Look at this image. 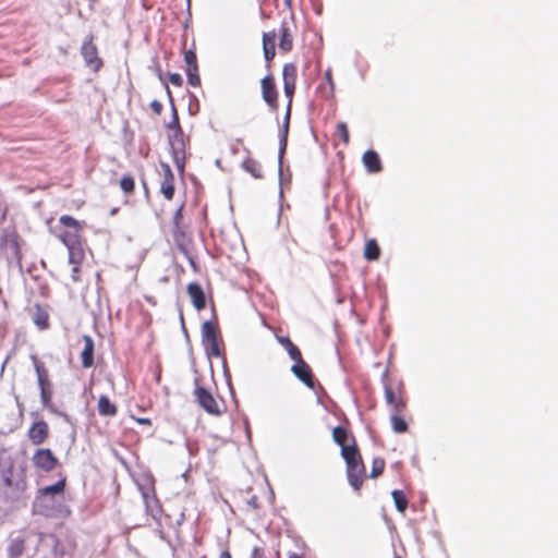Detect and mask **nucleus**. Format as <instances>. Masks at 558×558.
<instances>
[{
  "mask_svg": "<svg viewBox=\"0 0 558 558\" xmlns=\"http://www.w3.org/2000/svg\"><path fill=\"white\" fill-rule=\"evenodd\" d=\"M36 513L47 518H66L71 511L64 504V496L59 497H37L34 502Z\"/></svg>",
  "mask_w": 558,
  "mask_h": 558,
  "instance_id": "f257e3e1",
  "label": "nucleus"
},
{
  "mask_svg": "<svg viewBox=\"0 0 558 558\" xmlns=\"http://www.w3.org/2000/svg\"><path fill=\"white\" fill-rule=\"evenodd\" d=\"M93 40V35H88L84 39L81 47V54L85 61L86 66L97 72L101 68L102 61L98 57V50L97 47L94 45Z\"/></svg>",
  "mask_w": 558,
  "mask_h": 558,
  "instance_id": "f03ea898",
  "label": "nucleus"
},
{
  "mask_svg": "<svg viewBox=\"0 0 558 558\" xmlns=\"http://www.w3.org/2000/svg\"><path fill=\"white\" fill-rule=\"evenodd\" d=\"M194 396L199 407L204 409L208 414L215 416H219L221 414L218 402L208 390L201 386H196Z\"/></svg>",
  "mask_w": 558,
  "mask_h": 558,
  "instance_id": "7ed1b4c3",
  "label": "nucleus"
},
{
  "mask_svg": "<svg viewBox=\"0 0 558 558\" xmlns=\"http://www.w3.org/2000/svg\"><path fill=\"white\" fill-rule=\"evenodd\" d=\"M34 465L45 472L52 471L58 460L50 449L41 448L37 449L32 458Z\"/></svg>",
  "mask_w": 558,
  "mask_h": 558,
  "instance_id": "20e7f679",
  "label": "nucleus"
},
{
  "mask_svg": "<svg viewBox=\"0 0 558 558\" xmlns=\"http://www.w3.org/2000/svg\"><path fill=\"white\" fill-rule=\"evenodd\" d=\"M169 142L172 148L173 159L179 168H183V159L185 154V141L182 130H175L169 136Z\"/></svg>",
  "mask_w": 558,
  "mask_h": 558,
  "instance_id": "39448f33",
  "label": "nucleus"
},
{
  "mask_svg": "<svg viewBox=\"0 0 558 558\" xmlns=\"http://www.w3.org/2000/svg\"><path fill=\"white\" fill-rule=\"evenodd\" d=\"M293 361L295 363L292 365L291 372L298 379L304 383L308 388L313 389L315 384L312 369L308 364L303 360L302 355H300V359H294Z\"/></svg>",
  "mask_w": 558,
  "mask_h": 558,
  "instance_id": "423d86ee",
  "label": "nucleus"
},
{
  "mask_svg": "<svg viewBox=\"0 0 558 558\" xmlns=\"http://www.w3.org/2000/svg\"><path fill=\"white\" fill-rule=\"evenodd\" d=\"M49 435V426L45 421L35 422L28 429V439L34 445H41Z\"/></svg>",
  "mask_w": 558,
  "mask_h": 558,
  "instance_id": "0eeeda50",
  "label": "nucleus"
},
{
  "mask_svg": "<svg viewBox=\"0 0 558 558\" xmlns=\"http://www.w3.org/2000/svg\"><path fill=\"white\" fill-rule=\"evenodd\" d=\"M262 94L265 102L271 108L277 107V89L272 76L268 75L262 80Z\"/></svg>",
  "mask_w": 558,
  "mask_h": 558,
  "instance_id": "6e6552de",
  "label": "nucleus"
},
{
  "mask_svg": "<svg viewBox=\"0 0 558 558\" xmlns=\"http://www.w3.org/2000/svg\"><path fill=\"white\" fill-rule=\"evenodd\" d=\"M341 456L345 461L347 469H352V466H359L360 464H363L360 450L355 444V439H352V445L350 447H343V450H341Z\"/></svg>",
  "mask_w": 558,
  "mask_h": 558,
  "instance_id": "1a4fd4ad",
  "label": "nucleus"
},
{
  "mask_svg": "<svg viewBox=\"0 0 558 558\" xmlns=\"http://www.w3.org/2000/svg\"><path fill=\"white\" fill-rule=\"evenodd\" d=\"M163 169V180L161 182L160 191L167 199H172L174 195V177L171 168L167 163H161Z\"/></svg>",
  "mask_w": 558,
  "mask_h": 558,
  "instance_id": "9d476101",
  "label": "nucleus"
},
{
  "mask_svg": "<svg viewBox=\"0 0 558 558\" xmlns=\"http://www.w3.org/2000/svg\"><path fill=\"white\" fill-rule=\"evenodd\" d=\"M187 294L192 301L193 306L201 311L206 306V298L202 287L196 282H191L187 286Z\"/></svg>",
  "mask_w": 558,
  "mask_h": 558,
  "instance_id": "9b49d317",
  "label": "nucleus"
},
{
  "mask_svg": "<svg viewBox=\"0 0 558 558\" xmlns=\"http://www.w3.org/2000/svg\"><path fill=\"white\" fill-rule=\"evenodd\" d=\"M362 161H363L365 169L369 173H378L383 169L379 155L375 150H372V149L366 150L363 154Z\"/></svg>",
  "mask_w": 558,
  "mask_h": 558,
  "instance_id": "f8f14e48",
  "label": "nucleus"
},
{
  "mask_svg": "<svg viewBox=\"0 0 558 558\" xmlns=\"http://www.w3.org/2000/svg\"><path fill=\"white\" fill-rule=\"evenodd\" d=\"M365 474L364 463L359 466H352V469H347V476L349 484L352 486L354 490H360L363 484V477Z\"/></svg>",
  "mask_w": 558,
  "mask_h": 558,
  "instance_id": "ddd939ff",
  "label": "nucleus"
},
{
  "mask_svg": "<svg viewBox=\"0 0 558 558\" xmlns=\"http://www.w3.org/2000/svg\"><path fill=\"white\" fill-rule=\"evenodd\" d=\"M84 340V349L81 353L82 365L85 368L92 367L94 365V341L92 337L85 335L83 337Z\"/></svg>",
  "mask_w": 558,
  "mask_h": 558,
  "instance_id": "4468645a",
  "label": "nucleus"
},
{
  "mask_svg": "<svg viewBox=\"0 0 558 558\" xmlns=\"http://www.w3.org/2000/svg\"><path fill=\"white\" fill-rule=\"evenodd\" d=\"M37 375L38 387H50L49 373L44 363L39 362L35 355L31 356Z\"/></svg>",
  "mask_w": 558,
  "mask_h": 558,
  "instance_id": "2eb2a0df",
  "label": "nucleus"
},
{
  "mask_svg": "<svg viewBox=\"0 0 558 558\" xmlns=\"http://www.w3.org/2000/svg\"><path fill=\"white\" fill-rule=\"evenodd\" d=\"M332 439L341 447V450H343V447H350L352 445L354 437L350 435L344 427L337 426L332 429Z\"/></svg>",
  "mask_w": 558,
  "mask_h": 558,
  "instance_id": "dca6fc26",
  "label": "nucleus"
},
{
  "mask_svg": "<svg viewBox=\"0 0 558 558\" xmlns=\"http://www.w3.org/2000/svg\"><path fill=\"white\" fill-rule=\"evenodd\" d=\"M64 487H65V480L64 478L59 480L53 485L46 486V487L41 488L38 497L51 498V497L63 496Z\"/></svg>",
  "mask_w": 558,
  "mask_h": 558,
  "instance_id": "f3484780",
  "label": "nucleus"
},
{
  "mask_svg": "<svg viewBox=\"0 0 558 558\" xmlns=\"http://www.w3.org/2000/svg\"><path fill=\"white\" fill-rule=\"evenodd\" d=\"M275 39L276 33H265L263 36L264 57L270 61L275 57Z\"/></svg>",
  "mask_w": 558,
  "mask_h": 558,
  "instance_id": "a211bd4d",
  "label": "nucleus"
},
{
  "mask_svg": "<svg viewBox=\"0 0 558 558\" xmlns=\"http://www.w3.org/2000/svg\"><path fill=\"white\" fill-rule=\"evenodd\" d=\"M25 549V541L24 538L17 536L12 537L9 542L7 551L10 558H17L20 557Z\"/></svg>",
  "mask_w": 558,
  "mask_h": 558,
  "instance_id": "6ab92c4d",
  "label": "nucleus"
},
{
  "mask_svg": "<svg viewBox=\"0 0 558 558\" xmlns=\"http://www.w3.org/2000/svg\"><path fill=\"white\" fill-rule=\"evenodd\" d=\"M97 408L99 414L102 416H114L117 414V407L107 396H100Z\"/></svg>",
  "mask_w": 558,
  "mask_h": 558,
  "instance_id": "aec40b11",
  "label": "nucleus"
},
{
  "mask_svg": "<svg viewBox=\"0 0 558 558\" xmlns=\"http://www.w3.org/2000/svg\"><path fill=\"white\" fill-rule=\"evenodd\" d=\"M279 48L284 52H288L292 49V35L290 34L289 27L284 23L280 28Z\"/></svg>",
  "mask_w": 558,
  "mask_h": 558,
  "instance_id": "412c9836",
  "label": "nucleus"
},
{
  "mask_svg": "<svg viewBox=\"0 0 558 558\" xmlns=\"http://www.w3.org/2000/svg\"><path fill=\"white\" fill-rule=\"evenodd\" d=\"M202 339H203V343L218 340L217 328L209 320L203 323V325H202Z\"/></svg>",
  "mask_w": 558,
  "mask_h": 558,
  "instance_id": "4be33fe9",
  "label": "nucleus"
},
{
  "mask_svg": "<svg viewBox=\"0 0 558 558\" xmlns=\"http://www.w3.org/2000/svg\"><path fill=\"white\" fill-rule=\"evenodd\" d=\"M277 340L287 350L292 360L300 359V355H302L301 351L288 337L277 336Z\"/></svg>",
  "mask_w": 558,
  "mask_h": 558,
  "instance_id": "5701e85b",
  "label": "nucleus"
},
{
  "mask_svg": "<svg viewBox=\"0 0 558 558\" xmlns=\"http://www.w3.org/2000/svg\"><path fill=\"white\" fill-rule=\"evenodd\" d=\"M380 256V248L376 240H368L364 248V257L367 260H377Z\"/></svg>",
  "mask_w": 558,
  "mask_h": 558,
  "instance_id": "b1692460",
  "label": "nucleus"
},
{
  "mask_svg": "<svg viewBox=\"0 0 558 558\" xmlns=\"http://www.w3.org/2000/svg\"><path fill=\"white\" fill-rule=\"evenodd\" d=\"M242 168L256 179H260L263 177L260 165L255 159L246 158L242 162Z\"/></svg>",
  "mask_w": 558,
  "mask_h": 558,
  "instance_id": "393cba45",
  "label": "nucleus"
},
{
  "mask_svg": "<svg viewBox=\"0 0 558 558\" xmlns=\"http://www.w3.org/2000/svg\"><path fill=\"white\" fill-rule=\"evenodd\" d=\"M385 398L387 403L392 405L397 413L401 412L405 407V403L402 400L396 399L395 392L388 386H385Z\"/></svg>",
  "mask_w": 558,
  "mask_h": 558,
  "instance_id": "a878e982",
  "label": "nucleus"
},
{
  "mask_svg": "<svg viewBox=\"0 0 558 558\" xmlns=\"http://www.w3.org/2000/svg\"><path fill=\"white\" fill-rule=\"evenodd\" d=\"M49 316L46 311L36 306V311L33 314V322L39 329H46L48 327Z\"/></svg>",
  "mask_w": 558,
  "mask_h": 558,
  "instance_id": "bb28decb",
  "label": "nucleus"
},
{
  "mask_svg": "<svg viewBox=\"0 0 558 558\" xmlns=\"http://www.w3.org/2000/svg\"><path fill=\"white\" fill-rule=\"evenodd\" d=\"M395 506L399 512H404L408 508V499L402 490L395 489L391 493Z\"/></svg>",
  "mask_w": 558,
  "mask_h": 558,
  "instance_id": "cd10ccee",
  "label": "nucleus"
},
{
  "mask_svg": "<svg viewBox=\"0 0 558 558\" xmlns=\"http://www.w3.org/2000/svg\"><path fill=\"white\" fill-rule=\"evenodd\" d=\"M61 240L68 247V250L80 247L77 230H74L73 232L69 231L63 233L61 235Z\"/></svg>",
  "mask_w": 558,
  "mask_h": 558,
  "instance_id": "c85d7f7f",
  "label": "nucleus"
},
{
  "mask_svg": "<svg viewBox=\"0 0 558 558\" xmlns=\"http://www.w3.org/2000/svg\"><path fill=\"white\" fill-rule=\"evenodd\" d=\"M287 141L286 140V135L284 136H280V141H279V153H278V163H279V179H280V184H282V181H283V170H282V161H283V155L286 153V148H287Z\"/></svg>",
  "mask_w": 558,
  "mask_h": 558,
  "instance_id": "c756f323",
  "label": "nucleus"
},
{
  "mask_svg": "<svg viewBox=\"0 0 558 558\" xmlns=\"http://www.w3.org/2000/svg\"><path fill=\"white\" fill-rule=\"evenodd\" d=\"M283 83H294L296 82V69L293 64L288 63L283 66L282 71Z\"/></svg>",
  "mask_w": 558,
  "mask_h": 558,
  "instance_id": "7c9ffc66",
  "label": "nucleus"
},
{
  "mask_svg": "<svg viewBox=\"0 0 558 558\" xmlns=\"http://www.w3.org/2000/svg\"><path fill=\"white\" fill-rule=\"evenodd\" d=\"M391 425L396 433H404L408 429L407 422L398 414L391 415Z\"/></svg>",
  "mask_w": 558,
  "mask_h": 558,
  "instance_id": "2f4dec72",
  "label": "nucleus"
},
{
  "mask_svg": "<svg viewBox=\"0 0 558 558\" xmlns=\"http://www.w3.org/2000/svg\"><path fill=\"white\" fill-rule=\"evenodd\" d=\"M184 61L186 63V70L195 71L198 68L196 53L193 50L185 51Z\"/></svg>",
  "mask_w": 558,
  "mask_h": 558,
  "instance_id": "473e14b6",
  "label": "nucleus"
},
{
  "mask_svg": "<svg viewBox=\"0 0 558 558\" xmlns=\"http://www.w3.org/2000/svg\"><path fill=\"white\" fill-rule=\"evenodd\" d=\"M204 345H205L206 352L209 356L219 357L221 355L218 340L206 342V343H204Z\"/></svg>",
  "mask_w": 558,
  "mask_h": 558,
  "instance_id": "72a5a7b5",
  "label": "nucleus"
},
{
  "mask_svg": "<svg viewBox=\"0 0 558 558\" xmlns=\"http://www.w3.org/2000/svg\"><path fill=\"white\" fill-rule=\"evenodd\" d=\"M40 390V401L45 408L51 407V390L50 387H39Z\"/></svg>",
  "mask_w": 558,
  "mask_h": 558,
  "instance_id": "f704fd0d",
  "label": "nucleus"
},
{
  "mask_svg": "<svg viewBox=\"0 0 558 558\" xmlns=\"http://www.w3.org/2000/svg\"><path fill=\"white\" fill-rule=\"evenodd\" d=\"M385 468V461L383 459L376 458L373 460L371 477H377L380 475Z\"/></svg>",
  "mask_w": 558,
  "mask_h": 558,
  "instance_id": "c9c22d12",
  "label": "nucleus"
},
{
  "mask_svg": "<svg viewBox=\"0 0 558 558\" xmlns=\"http://www.w3.org/2000/svg\"><path fill=\"white\" fill-rule=\"evenodd\" d=\"M134 185H135V184H134V180H133V178H132V177H130V175L123 177V178L121 179V181H120V187H121V190H122L124 193H126V194H129V193H132V192H133V190H134Z\"/></svg>",
  "mask_w": 558,
  "mask_h": 558,
  "instance_id": "e433bc0d",
  "label": "nucleus"
},
{
  "mask_svg": "<svg viewBox=\"0 0 558 558\" xmlns=\"http://www.w3.org/2000/svg\"><path fill=\"white\" fill-rule=\"evenodd\" d=\"M189 84L196 87L201 84V77L198 75V68L195 71L186 70Z\"/></svg>",
  "mask_w": 558,
  "mask_h": 558,
  "instance_id": "4c0bfd02",
  "label": "nucleus"
},
{
  "mask_svg": "<svg viewBox=\"0 0 558 558\" xmlns=\"http://www.w3.org/2000/svg\"><path fill=\"white\" fill-rule=\"evenodd\" d=\"M60 222L64 227L73 228L74 230H77L78 226H80V223H78V221L76 219H74L73 217L68 216V215L61 216L60 217Z\"/></svg>",
  "mask_w": 558,
  "mask_h": 558,
  "instance_id": "58836bf2",
  "label": "nucleus"
},
{
  "mask_svg": "<svg viewBox=\"0 0 558 558\" xmlns=\"http://www.w3.org/2000/svg\"><path fill=\"white\" fill-rule=\"evenodd\" d=\"M81 258H82L81 247L69 250V262L71 264L77 265L80 263Z\"/></svg>",
  "mask_w": 558,
  "mask_h": 558,
  "instance_id": "ea45409f",
  "label": "nucleus"
},
{
  "mask_svg": "<svg viewBox=\"0 0 558 558\" xmlns=\"http://www.w3.org/2000/svg\"><path fill=\"white\" fill-rule=\"evenodd\" d=\"M337 131H338L341 140L343 141V143L348 144L350 138H349V132H348L347 124L344 122H339L337 124Z\"/></svg>",
  "mask_w": 558,
  "mask_h": 558,
  "instance_id": "a19ab883",
  "label": "nucleus"
},
{
  "mask_svg": "<svg viewBox=\"0 0 558 558\" xmlns=\"http://www.w3.org/2000/svg\"><path fill=\"white\" fill-rule=\"evenodd\" d=\"M1 476H2V480H3V483L5 486L8 487H11L12 484H13V478H12V464L9 466L8 470H2L1 471Z\"/></svg>",
  "mask_w": 558,
  "mask_h": 558,
  "instance_id": "79ce46f5",
  "label": "nucleus"
},
{
  "mask_svg": "<svg viewBox=\"0 0 558 558\" xmlns=\"http://www.w3.org/2000/svg\"><path fill=\"white\" fill-rule=\"evenodd\" d=\"M169 129L181 130L175 107L172 105V120L168 123Z\"/></svg>",
  "mask_w": 558,
  "mask_h": 558,
  "instance_id": "37998d69",
  "label": "nucleus"
},
{
  "mask_svg": "<svg viewBox=\"0 0 558 558\" xmlns=\"http://www.w3.org/2000/svg\"><path fill=\"white\" fill-rule=\"evenodd\" d=\"M289 119H290V105L288 106V110H287V113L284 117V123H283V126H282L279 137L286 135V140H288Z\"/></svg>",
  "mask_w": 558,
  "mask_h": 558,
  "instance_id": "c03bdc74",
  "label": "nucleus"
},
{
  "mask_svg": "<svg viewBox=\"0 0 558 558\" xmlns=\"http://www.w3.org/2000/svg\"><path fill=\"white\" fill-rule=\"evenodd\" d=\"M294 89H295V84L294 83H283L284 95L287 97H289L290 99L292 98V96L294 94ZM290 104H291V100L289 101V105Z\"/></svg>",
  "mask_w": 558,
  "mask_h": 558,
  "instance_id": "a18cd8bd",
  "label": "nucleus"
},
{
  "mask_svg": "<svg viewBox=\"0 0 558 558\" xmlns=\"http://www.w3.org/2000/svg\"><path fill=\"white\" fill-rule=\"evenodd\" d=\"M169 81L172 85L179 86V87L182 86V84H183V78L179 73H170Z\"/></svg>",
  "mask_w": 558,
  "mask_h": 558,
  "instance_id": "49530a36",
  "label": "nucleus"
},
{
  "mask_svg": "<svg viewBox=\"0 0 558 558\" xmlns=\"http://www.w3.org/2000/svg\"><path fill=\"white\" fill-rule=\"evenodd\" d=\"M150 108L153 109L154 112H156L157 114H160L161 111H162V105L161 102H159L158 100H153L150 102Z\"/></svg>",
  "mask_w": 558,
  "mask_h": 558,
  "instance_id": "de8ad7c7",
  "label": "nucleus"
},
{
  "mask_svg": "<svg viewBox=\"0 0 558 558\" xmlns=\"http://www.w3.org/2000/svg\"><path fill=\"white\" fill-rule=\"evenodd\" d=\"M250 558H266L264 553L258 548L254 547Z\"/></svg>",
  "mask_w": 558,
  "mask_h": 558,
  "instance_id": "09e8293b",
  "label": "nucleus"
},
{
  "mask_svg": "<svg viewBox=\"0 0 558 558\" xmlns=\"http://www.w3.org/2000/svg\"><path fill=\"white\" fill-rule=\"evenodd\" d=\"M182 208H183L182 206H181V207H179V208L175 210V213H174L173 221H174L175 227H178V226H179V221H180V219L182 218Z\"/></svg>",
  "mask_w": 558,
  "mask_h": 558,
  "instance_id": "8fccbe9b",
  "label": "nucleus"
},
{
  "mask_svg": "<svg viewBox=\"0 0 558 558\" xmlns=\"http://www.w3.org/2000/svg\"><path fill=\"white\" fill-rule=\"evenodd\" d=\"M325 76H326V80L329 83L330 89L332 92L333 90V82H332V77H331V71L330 70L326 71Z\"/></svg>",
  "mask_w": 558,
  "mask_h": 558,
  "instance_id": "3c124183",
  "label": "nucleus"
},
{
  "mask_svg": "<svg viewBox=\"0 0 558 558\" xmlns=\"http://www.w3.org/2000/svg\"><path fill=\"white\" fill-rule=\"evenodd\" d=\"M77 274H78V267H77V265H75V266L73 267V269H72V279H73L74 281H78V276H77Z\"/></svg>",
  "mask_w": 558,
  "mask_h": 558,
  "instance_id": "603ef678",
  "label": "nucleus"
},
{
  "mask_svg": "<svg viewBox=\"0 0 558 558\" xmlns=\"http://www.w3.org/2000/svg\"><path fill=\"white\" fill-rule=\"evenodd\" d=\"M137 422L140 424H143V425H149L150 424V420L147 418V417L138 418Z\"/></svg>",
  "mask_w": 558,
  "mask_h": 558,
  "instance_id": "864d4df0",
  "label": "nucleus"
},
{
  "mask_svg": "<svg viewBox=\"0 0 558 558\" xmlns=\"http://www.w3.org/2000/svg\"><path fill=\"white\" fill-rule=\"evenodd\" d=\"M219 558H231V555L228 550H225L220 554Z\"/></svg>",
  "mask_w": 558,
  "mask_h": 558,
  "instance_id": "5fc2aeb1",
  "label": "nucleus"
},
{
  "mask_svg": "<svg viewBox=\"0 0 558 558\" xmlns=\"http://www.w3.org/2000/svg\"><path fill=\"white\" fill-rule=\"evenodd\" d=\"M5 216H7V210L4 209L1 214V217H0V222H2L4 219H5Z\"/></svg>",
  "mask_w": 558,
  "mask_h": 558,
  "instance_id": "6e6d98bb",
  "label": "nucleus"
},
{
  "mask_svg": "<svg viewBox=\"0 0 558 558\" xmlns=\"http://www.w3.org/2000/svg\"><path fill=\"white\" fill-rule=\"evenodd\" d=\"M151 511V517H156L157 513H159V509H157L156 511L154 509L150 510Z\"/></svg>",
  "mask_w": 558,
  "mask_h": 558,
  "instance_id": "4d7b16f0",
  "label": "nucleus"
},
{
  "mask_svg": "<svg viewBox=\"0 0 558 558\" xmlns=\"http://www.w3.org/2000/svg\"><path fill=\"white\" fill-rule=\"evenodd\" d=\"M165 87H166V89H167L168 94L170 95V90H169V87H168V84H167V83H165Z\"/></svg>",
  "mask_w": 558,
  "mask_h": 558,
  "instance_id": "13d9d810",
  "label": "nucleus"
},
{
  "mask_svg": "<svg viewBox=\"0 0 558 558\" xmlns=\"http://www.w3.org/2000/svg\"><path fill=\"white\" fill-rule=\"evenodd\" d=\"M290 558H301V557L296 556L295 554H292V555H290Z\"/></svg>",
  "mask_w": 558,
  "mask_h": 558,
  "instance_id": "bf43d9fd",
  "label": "nucleus"
},
{
  "mask_svg": "<svg viewBox=\"0 0 558 558\" xmlns=\"http://www.w3.org/2000/svg\"><path fill=\"white\" fill-rule=\"evenodd\" d=\"M284 1H286V3H287V4H290V1H291V0H284Z\"/></svg>",
  "mask_w": 558,
  "mask_h": 558,
  "instance_id": "052dcab7",
  "label": "nucleus"
}]
</instances>
